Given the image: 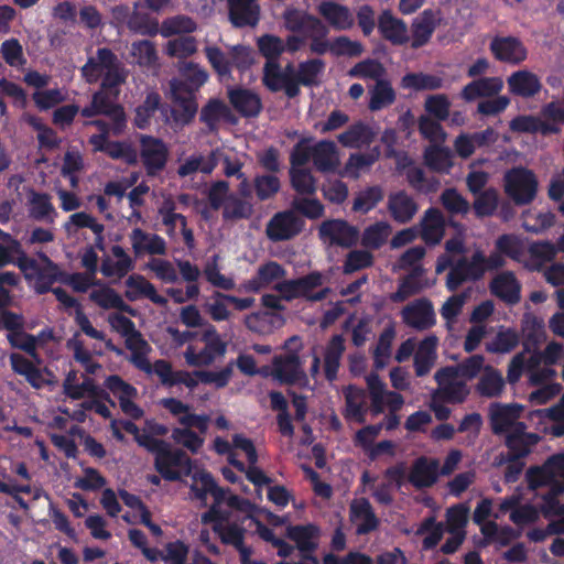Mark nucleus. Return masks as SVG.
I'll return each mask as SVG.
<instances>
[{
    "label": "nucleus",
    "instance_id": "64",
    "mask_svg": "<svg viewBox=\"0 0 564 564\" xmlns=\"http://www.w3.org/2000/svg\"><path fill=\"white\" fill-rule=\"evenodd\" d=\"M390 232V226L387 223H376L367 227L361 237V245L366 248L377 250L383 246L388 235Z\"/></svg>",
    "mask_w": 564,
    "mask_h": 564
},
{
    "label": "nucleus",
    "instance_id": "48",
    "mask_svg": "<svg viewBox=\"0 0 564 564\" xmlns=\"http://www.w3.org/2000/svg\"><path fill=\"white\" fill-rule=\"evenodd\" d=\"M473 210L477 218L491 217L499 205V192L495 187H488L482 193L474 195Z\"/></svg>",
    "mask_w": 564,
    "mask_h": 564
},
{
    "label": "nucleus",
    "instance_id": "30",
    "mask_svg": "<svg viewBox=\"0 0 564 564\" xmlns=\"http://www.w3.org/2000/svg\"><path fill=\"white\" fill-rule=\"evenodd\" d=\"M509 129L517 133H540L543 137L558 134L561 128L551 122L544 121L535 115H519L509 122Z\"/></svg>",
    "mask_w": 564,
    "mask_h": 564
},
{
    "label": "nucleus",
    "instance_id": "32",
    "mask_svg": "<svg viewBox=\"0 0 564 564\" xmlns=\"http://www.w3.org/2000/svg\"><path fill=\"white\" fill-rule=\"evenodd\" d=\"M420 225L421 238L427 246H435L441 242L445 234V219L440 209L435 207L427 208Z\"/></svg>",
    "mask_w": 564,
    "mask_h": 564
},
{
    "label": "nucleus",
    "instance_id": "46",
    "mask_svg": "<svg viewBox=\"0 0 564 564\" xmlns=\"http://www.w3.org/2000/svg\"><path fill=\"white\" fill-rule=\"evenodd\" d=\"M503 388L505 380L501 373L490 366L485 368V372L476 386L478 394L485 398L499 397Z\"/></svg>",
    "mask_w": 564,
    "mask_h": 564
},
{
    "label": "nucleus",
    "instance_id": "23",
    "mask_svg": "<svg viewBox=\"0 0 564 564\" xmlns=\"http://www.w3.org/2000/svg\"><path fill=\"white\" fill-rule=\"evenodd\" d=\"M489 289L492 295L508 305H516L521 300V284L512 271H503L496 275Z\"/></svg>",
    "mask_w": 564,
    "mask_h": 564
},
{
    "label": "nucleus",
    "instance_id": "50",
    "mask_svg": "<svg viewBox=\"0 0 564 564\" xmlns=\"http://www.w3.org/2000/svg\"><path fill=\"white\" fill-rule=\"evenodd\" d=\"M30 216L37 220H46L53 223V215H55V208L51 203V196L47 193L31 192L30 195Z\"/></svg>",
    "mask_w": 564,
    "mask_h": 564
},
{
    "label": "nucleus",
    "instance_id": "6",
    "mask_svg": "<svg viewBox=\"0 0 564 564\" xmlns=\"http://www.w3.org/2000/svg\"><path fill=\"white\" fill-rule=\"evenodd\" d=\"M272 376L281 384H299L300 387L308 384L307 375L302 369V362L296 352L274 356Z\"/></svg>",
    "mask_w": 564,
    "mask_h": 564
},
{
    "label": "nucleus",
    "instance_id": "14",
    "mask_svg": "<svg viewBox=\"0 0 564 564\" xmlns=\"http://www.w3.org/2000/svg\"><path fill=\"white\" fill-rule=\"evenodd\" d=\"M227 98L231 107L242 118H257L263 109L260 95L249 88L228 87Z\"/></svg>",
    "mask_w": 564,
    "mask_h": 564
},
{
    "label": "nucleus",
    "instance_id": "51",
    "mask_svg": "<svg viewBox=\"0 0 564 564\" xmlns=\"http://www.w3.org/2000/svg\"><path fill=\"white\" fill-rule=\"evenodd\" d=\"M289 173L291 186L299 195L311 196L316 193V178L310 170L304 167H291Z\"/></svg>",
    "mask_w": 564,
    "mask_h": 564
},
{
    "label": "nucleus",
    "instance_id": "18",
    "mask_svg": "<svg viewBox=\"0 0 564 564\" xmlns=\"http://www.w3.org/2000/svg\"><path fill=\"white\" fill-rule=\"evenodd\" d=\"M490 51L499 62L519 65L528 57V50L516 36H496L490 42Z\"/></svg>",
    "mask_w": 564,
    "mask_h": 564
},
{
    "label": "nucleus",
    "instance_id": "53",
    "mask_svg": "<svg viewBox=\"0 0 564 564\" xmlns=\"http://www.w3.org/2000/svg\"><path fill=\"white\" fill-rule=\"evenodd\" d=\"M204 54L214 72L220 79L231 77L230 53L226 54L216 45H207L204 47Z\"/></svg>",
    "mask_w": 564,
    "mask_h": 564
},
{
    "label": "nucleus",
    "instance_id": "26",
    "mask_svg": "<svg viewBox=\"0 0 564 564\" xmlns=\"http://www.w3.org/2000/svg\"><path fill=\"white\" fill-rule=\"evenodd\" d=\"M350 520L357 523L356 533L366 535L378 529L380 521L367 498L354 500L349 509Z\"/></svg>",
    "mask_w": 564,
    "mask_h": 564
},
{
    "label": "nucleus",
    "instance_id": "1",
    "mask_svg": "<svg viewBox=\"0 0 564 564\" xmlns=\"http://www.w3.org/2000/svg\"><path fill=\"white\" fill-rule=\"evenodd\" d=\"M122 429L133 435L140 447L154 455V468L167 481H180L192 473L193 459L181 448L161 438L143 434L132 421H122Z\"/></svg>",
    "mask_w": 564,
    "mask_h": 564
},
{
    "label": "nucleus",
    "instance_id": "61",
    "mask_svg": "<svg viewBox=\"0 0 564 564\" xmlns=\"http://www.w3.org/2000/svg\"><path fill=\"white\" fill-rule=\"evenodd\" d=\"M426 116L438 121H445L449 117L451 100L445 94L430 95L424 102Z\"/></svg>",
    "mask_w": 564,
    "mask_h": 564
},
{
    "label": "nucleus",
    "instance_id": "31",
    "mask_svg": "<svg viewBox=\"0 0 564 564\" xmlns=\"http://www.w3.org/2000/svg\"><path fill=\"white\" fill-rule=\"evenodd\" d=\"M286 536L295 542L300 554H313L318 547L319 528L313 523L289 525Z\"/></svg>",
    "mask_w": 564,
    "mask_h": 564
},
{
    "label": "nucleus",
    "instance_id": "37",
    "mask_svg": "<svg viewBox=\"0 0 564 564\" xmlns=\"http://www.w3.org/2000/svg\"><path fill=\"white\" fill-rule=\"evenodd\" d=\"M377 132L369 124L358 121L349 126L343 133L337 135L338 142L345 148L359 149L369 145L376 139Z\"/></svg>",
    "mask_w": 564,
    "mask_h": 564
},
{
    "label": "nucleus",
    "instance_id": "43",
    "mask_svg": "<svg viewBox=\"0 0 564 564\" xmlns=\"http://www.w3.org/2000/svg\"><path fill=\"white\" fill-rule=\"evenodd\" d=\"M325 63L321 58H311L299 63L296 72V85L297 88L301 86L305 87H317L319 86V76L323 74Z\"/></svg>",
    "mask_w": 564,
    "mask_h": 564
},
{
    "label": "nucleus",
    "instance_id": "63",
    "mask_svg": "<svg viewBox=\"0 0 564 564\" xmlns=\"http://www.w3.org/2000/svg\"><path fill=\"white\" fill-rule=\"evenodd\" d=\"M292 209L307 219L315 220L324 216L325 207L318 198L295 197L292 200Z\"/></svg>",
    "mask_w": 564,
    "mask_h": 564
},
{
    "label": "nucleus",
    "instance_id": "2",
    "mask_svg": "<svg viewBox=\"0 0 564 564\" xmlns=\"http://www.w3.org/2000/svg\"><path fill=\"white\" fill-rule=\"evenodd\" d=\"M82 75L89 84L96 83L102 75L100 87L118 98L120 86L128 78V70L110 48L99 47L96 56L89 57L82 67Z\"/></svg>",
    "mask_w": 564,
    "mask_h": 564
},
{
    "label": "nucleus",
    "instance_id": "44",
    "mask_svg": "<svg viewBox=\"0 0 564 564\" xmlns=\"http://www.w3.org/2000/svg\"><path fill=\"white\" fill-rule=\"evenodd\" d=\"M90 300L104 310L116 308L120 312L132 314L134 310L111 288L95 290L89 295Z\"/></svg>",
    "mask_w": 564,
    "mask_h": 564
},
{
    "label": "nucleus",
    "instance_id": "15",
    "mask_svg": "<svg viewBox=\"0 0 564 564\" xmlns=\"http://www.w3.org/2000/svg\"><path fill=\"white\" fill-rule=\"evenodd\" d=\"M402 319L409 327L416 330L430 329L436 324L432 302L425 297L413 301L403 307Z\"/></svg>",
    "mask_w": 564,
    "mask_h": 564
},
{
    "label": "nucleus",
    "instance_id": "12",
    "mask_svg": "<svg viewBox=\"0 0 564 564\" xmlns=\"http://www.w3.org/2000/svg\"><path fill=\"white\" fill-rule=\"evenodd\" d=\"M323 284V275L318 271L308 274L284 280L275 284L274 289L281 294L282 299L290 302L295 299L307 300L310 292Z\"/></svg>",
    "mask_w": 564,
    "mask_h": 564
},
{
    "label": "nucleus",
    "instance_id": "40",
    "mask_svg": "<svg viewBox=\"0 0 564 564\" xmlns=\"http://www.w3.org/2000/svg\"><path fill=\"white\" fill-rule=\"evenodd\" d=\"M344 351L345 339L343 335H334L329 339L324 354V372L328 381H333L337 378Z\"/></svg>",
    "mask_w": 564,
    "mask_h": 564
},
{
    "label": "nucleus",
    "instance_id": "10",
    "mask_svg": "<svg viewBox=\"0 0 564 564\" xmlns=\"http://www.w3.org/2000/svg\"><path fill=\"white\" fill-rule=\"evenodd\" d=\"M523 405L518 403H491L489 406V423L491 432L497 436H505L516 429L523 412Z\"/></svg>",
    "mask_w": 564,
    "mask_h": 564
},
{
    "label": "nucleus",
    "instance_id": "38",
    "mask_svg": "<svg viewBox=\"0 0 564 564\" xmlns=\"http://www.w3.org/2000/svg\"><path fill=\"white\" fill-rule=\"evenodd\" d=\"M132 249L134 253L141 254L148 252L150 254L164 256L166 253L165 240L156 234H148L141 228H134L130 235Z\"/></svg>",
    "mask_w": 564,
    "mask_h": 564
},
{
    "label": "nucleus",
    "instance_id": "52",
    "mask_svg": "<svg viewBox=\"0 0 564 564\" xmlns=\"http://www.w3.org/2000/svg\"><path fill=\"white\" fill-rule=\"evenodd\" d=\"M395 101V91L390 82L382 79L378 80L373 88L370 90V100L368 108L371 111H379Z\"/></svg>",
    "mask_w": 564,
    "mask_h": 564
},
{
    "label": "nucleus",
    "instance_id": "42",
    "mask_svg": "<svg viewBox=\"0 0 564 564\" xmlns=\"http://www.w3.org/2000/svg\"><path fill=\"white\" fill-rule=\"evenodd\" d=\"M221 119L232 121L230 108L220 99H209L200 110L199 120L213 131Z\"/></svg>",
    "mask_w": 564,
    "mask_h": 564
},
{
    "label": "nucleus",
    "instance_id": "5",
    "mask_svg": "<svg viewBox=\"0 0 564 564\" xmlns=\"http://www.w3.org/2000/svg\"><path fill=\"white\" fill-rule=\"evenodd\" d=\"M482 251H475L470 259L466 257L455 261L446 278V288L455 292L463 283L467 281H479L486 273V268L481 267Z\"/></svg>",
    "mask_w": 564,
    "mask_h": 564
},
{
    "label": "nucleus",
    "instance_id": "55",
    "mask_svg": "<svg viewBox=\"0 0 564 564\" xmlns=\"http://www.w3.org/2000/svg\"><path fill=\"white\" fill-rule=\"evenodd\" d=\"M386 74L383 65L373 58H366L355 64L349 70L348 75L354 78L373 79L376 83L382 80Z\"/></svg>",
    "mask_w": 564,
    "mask_h": 564
},
{
    "label": "nucleus",
    "instance_id": "19",
    "mask_svg": "<svg viewBox=\"0 0 564 564\" xmlns=\"http://www.w3.org/2000/svg\"><path fill=\"white\" fill-rule=\"evenodd\" d=\"M170 89L171 98L175 107H170L169 115H171L176 126H188L195 119L198 111L196 95L188 93V90H182L177 87Z\"/></svg>",
    "mask_w": 564,
    "mask_h": 564
},
{
    "label": "nucleus",
    "instance_id": "36",
    "mask_svg": "<svg viewBox=\"0 0 564 564\" xmlns=\"http://www.w3.org/2000/svg\"><path fill=\"white\" fill-rule=\"evenodd\" d=\"M313 164L318 172L333 173L339 166V158L334 141L321 140L312 147Z\"/></svg>",
    "mask_w": 564,
    "mask_h": 564
},
{
    "label": "nucleus",
    "instance_id": "4",
    "mask_svg": "<svg viewBox=\"0 0 564 564\" xmlns=\"http://www.w3.org/2000/svg\"><path fill=\"white\" fill-rule=\"evenodd\" d=\"M234 373V361H229L221 370H195L192 373L186 370H176L172 387L176 384H184L193 390L198 386V382L204 384H214L216 389H223L228 386Z\"/></svg>",
    "mask_w": 564,
    "mask_h": 564
},
{
    "label": "nucleus",
    "instance_id": "25",
    "mask_svg": "<svg viewBox=\"0 0 564 564\" xmlns=\"http://www.w3.org/2000/svg\"><path fill=\"white\" fill-rule=\"evenodd\" d=\"M317 12L336 31H347L355 25L350 9L332 0H324L317 6Z\"/></svg>",
    "mask_w": 564,
    "mask_h": 564
},
{
    "label": "nucleus",
    "instance_id": "8",
    "mask_svg": "<svg viewBox=\"0 0 564 564\" xmlns=\"http://www.w3.org/2000/svg\"><path fill=\"white\" fill-rule=\"evenodd\" d=\"M318 237L329 246L351 248L359 238V231L344 219H327L318 227Z\"/></svg>",
    "mask_w": 564,
    "mask_h": 564
},
{
    "label": "nucleus",
    "instance_id": "58",
    "mask_svg": "<svg viewBox=\"0 0 564 564\" xmlns=\"http://www.w3.org/2000/svg\"><path fill=\"white\" fill-rule=\"evenodd\" d=\"M394 336L395 330L393 326L386 327L380 334L376 349L373 351V362L377 369H382L387 366V361L391 355V347Z\"/></svg>",
    "mask_w": 564,
    "mask_h": 564
},
{
    "label": "nucleus",
    "instance_id": "56",
    "mask_svg": "<svg viewBox=\"0 0 564 564\" xmlns=\"http://www.w3.org/2000/svg\"><path fill=\"white\" fill-rule=\"evenodd\" d=\"M259 53L265 58V63L279 62V57L285 51L284 42L273 34H263L257 40Z\"/></svg>",
    "mask_w": 564,
    "mask_h": 564
},
{
    "label": "nucleus",
    "instance_id": "3",
    "mask_svg": "<svg viewBox=\"0 0 564 564\" xmlns=\"http://www.w3.org/2000/svg\"><path fill=\"white\" fill-rule=\"evenodd\" d=\"M538 186L536 175L524 166H516L505 173V193L517 206L531 204L536 197Z\"/></svg>",
    "mask_w": 564,
    "mask_h": 564
},
{
    "label": "nucleus",
    "instance_id": "39",
    "mask_svg": "<svg viewBox=\"0 0 564 564\" xmlns=\"http://www.w3.org/2000/svg\"><path fill=\"white\" fill-rule=\"evenodd\" d=\"M409 481L415 488H427L435 484L437 480V463L435 460L429 462L426 457H419L409 474Z\"/></svg>",
    "mask_w": 564,
    "mask_h": 564
},
{
    "label": "nucleus",
    "instance_id": "9",
    "mask_svg": "<svg viewBox=\"0 0 564 564\" xmlns=\"http://www.w3.org/2000/svg\"><path fill=\"white\" fill-rule=\"evenodd\" d=\"M140 156L147 175L155 176L164 170L169 150L159 138L143 134L140 137Z\"/></svg>",
    "mask_w": 564,
    "mask_h": 564
},
{
    "label": "nucleus",
    "instance_id": "27",
    "mask_svg": "<svg viewBox=\"0 0 564 564\" xmlns=\"http://www.w3.org/2000/svg\"><path fill=\"white\" fill-rule=\"evenodd\" d=\"M502 88L503 80L500 77H480L463 87L460 98L466 102L475 101L478 98H491L497 96Z\"/></svg>",
    "mask_w": 564,
    "mask_h": 564
},
{
    "label": "nucleus",
    "instance_id": "21",
    "mask_svg": "<svg viewBox=\"0 0 564 564\" xmlns=\"http://www.w3.org/2000/svg\"><path fill=\"white\" fill-rule=\"evenodd\" d=\"M204 348L199 351L195 346L188 345L184 351V358L191 367H208L215 362L216 359L223 358L227 352V343L225 340H208L203 341Z\"/></svg>",
    "mask_w": 564,
    "mask_h": 564
},
{
    "label": "nucleus",
    "instance_id": "57",
    "mask_svg": "<svg viewBox=\"0 0 564 564\" xmlns=\"http://www.w3.org/2000/svg\"><path fill=\"white\" fill-rule=\"evenodd\" d=\"M438 121L430 116L422 115L417 119L420 134L431 143H443L446 140V132Z\"/></svg>",
    "mask_w": 564,
    "mask_h": 564
},
{
    "label": "nucleus",
    "instance_id": "13",
    "mask_svg": "<svg viewBox=\"0 0 564 564\" xmlns=\"http://www.w3.org/2000/svg\"><path fill=\"white\" fill-rule=\"evenodd\" d=\"M441 21L442 13L440 10H423L411 24V47L417 50L425 46L431 41Z\"/></svg>",
    "mask_w": 564,
    "mask_h": 564
},
{
    "label": "nucleus",
    "instance_id": "54",
    "mask_svg": "<svg viewBox=\"0 0 564 564\" xmlns=\"http://www.w3.org/2000/svg\"><path fill=\"white\" fill-rule=\"evenodd\" d=\"M253 214V205L247 199H242L234 194L226 198L223 207V218L225 220L249 219Z\"/></svg>",
    "mask_w": 564,
    "mask_h": 564
},
{
    "label": "nucleus",
    "instance_id": "16",
    "mask_svg": "<svg viewBox=\"0 0 564 564\" xmlns=\"http://www.w3.org/2000/svg\"><path fill=\"white\" fill-rule=\"evenodd\" d=\"M262 84L271 93L284 91L290 99L296 98L301 94L295 78L288 77L279 62L264 63Z\"/></svg>",
    "mask_w": 564,
    "mask_h": 564
},
{
    "label": "nucleus",
    "instance_id": "24",
    "mask_svg": "<svg viewBox=\"0 0 564 564\" xmlns=\"http://www.w3.org/2000/svg\"><path fill=\"white\" fill-rule=\"evenodd\" d=\"M377 26L381 36L393 45H404L410 41L406 23L390 10L380 13Z\"/></svg>",
    "mask_w": 564,
    "mask_h": 564
},
{
    "label": "nucleus",
    "instance_id": "49",
    "mask_svg": "<svg viewBox=\"0 0 564 564\" xmlns=\"http://www.w3.org/2000/svg\"><path fill=\"white\" fill-rule=\"evenodd\" d=\"M141 10L142 9H135V7H133L128 29L135 34L155 36L160 33L158 19Z\"/></svg>",
    "mask_w": 564,
    "mask_h": 564
},
{
    "label": "nucleus",
    "instance_id": "60",
    "mask_svg": "<svg viewBox=\"0 0 564 564\" xmlns=\"http://www.w3.org/2000/svg\"><path fill=\"white\" fill-rule=\"evenodd\" d=\"M518 344V334L516 330L508 328L498 332L492 341L486 344V350L491 354H507L513 350Z\"/></svg>",
    "mask_w": 564,
    "mask_h": 564
},
{
    "label": "nucleus",
    "instance_id": "59",
    "mask_svg": "<svg viewBox=\"0 0 564 564\" xmlns=\"http://www.w3.org/2000/svg\"><path fill=\"white\" fill-rule=\"evenodd\" d=\"M216 167V160L210 156L205 159L203 155H191L177 169V174L181 177L189 176L196 172L210 174Z\"/></svg>",
    "mask_w": 564,
    "mask_h": 564
},
{
    "label": "nucleus",
    "instance_id": "7",
    "mask_svg": "<svg viewBox=\"0 0 564 564\" xmlns=\"http://www.w3.org/2000/svg\"><path fill=\"white\" fill-rule=\"evenodd\" d=\"M305 221L294 210L278 212L268 221L265 234L271 241H286L300 235Z\"/></svg>",
    "mask_w": 564,
    "mask_h": 564
},
{
    "label": "nucleus",
    "instance_id": "47",
    "mask_svg": "<svg viewBox=\"0 0 564 564\" xmlns=\"http://www.w3.org/2000/svg\"><path fill=\"white\" fill-rule=\"evenodd\" d=\"M401 86L415 91L436 90L443 87V78L422 72L408 73L402 77Z\"/></svg>",
    "mask_w": 564,
    "mask_h": 564
},
{
    "label": "nucleus",
    "instance_id": "62",
    "mask_svg": "<svg viewBox=\"0 0 564 564\" xmlns=\"http://www.w3.org/2000/svg\"><path fill=\"white\" fill-rule=\"evenodd\" d=\"M383 199V191L375 185L361 191L354 199L352 210L367 214Z\"/></svg>",
    "mask_w": 564,
    "mask_h": 564
},
{
    "label": "nucleus",
    "instance_id": "35",
    "mask_svg": "<svg viewBox=\"0 0 564 564\" xmlns=\"http://www.w3.org/2000/svg\"><path fill=\"white\" fill-rule=\"evenodd\" d=\"M126 285L128 290L124 292V296L131 302L143 296L156 305H165L167 303V300L158 293L155 286L141 274L130 275L126 280Z\"/></svg>",
    "mask_w": 564,
    "mask_h": 564
},
{
    "label": "nucleus",
    "instance_id": "33",
    "mask_svg": "<svg viewBox=\"0 0 564 564\" xmlns=\"http://www.w3.org/2000/svg\"><path fill=\"white\" fill-rule=\"evenodd\" d=\"M208 73L198 64L186 63L180 70V78L170 82V88H181L196 95L202 86L208 80Z\"/></svg>",
    "mask_w": 564,
    "mask_h": 564
},
{
    "label": "nucleus",
    "instance_id": "17",
    "mask_svg": "<svg viewBox=\"0 0 564 564\" xmlns=\"http://www.w3.org/2000/svg\"><path fill=\"white\" fill-rule=\"evenodd\" d=\"M156 111H160L164 123L170 122V105L162 102L161 95L153 90L148 93L142 104L135 108L133 118L134 127L141 130L148 129Z\"/></svg>",
    "mask_w": 564,
    "mask_h": 564
},
{
    "label": "nucleus",
    "instance_id": "28",
    "mask_svg": "<svg viewBox=\"0 0 564 564\" xmlns=\"http://www.w3.org/2000/svg\"><path fill=\"white\" fill-rule=\"evenodd\" d=\"M507 84L513 96L525 99L536 96L542 89V83L538 75L527 69L513 72L507 78Z\"/></svg>",
    "mask_w": 564,
    "mask_h": 564
},
{
    "label": "nucleus",
    "instance_id": "22",
    "mask_svg": "<svg viewBox=\"0 0 564 564\" xmlns=\"http://www.w3.org/2000/svg\"><path fill=\"white\" fill-rule=\"evenodd\" d=\"M229 21L236 28L256 26L260 20L258 0H227Z\"/></svg>",
    "mask_w": 564,
    "mask_h": 564
},
{
    "label": "nucleus",
    "instance_id": "45",
    "mask_svg": "<svg viewBox=\"0 0 564 564\" xmlns=\"http://www.w3.org/2000/svg\"><path fill=\"white\" fill-rule=\"evenodd\" d=\"M197 29L195 20L185 14H176L164 19L160 25V34L171 37L180 34H191Z\"/></svg>",
    "mask_w": 564,
    "mask_h": 564
},
{
    "label": "nucleus",
    "instance_id": "20",
    "mask_svg": "<svg viewBox=\"0 0 564 564\" xmlns=\"http://www.w3.org/2000/svg\"><path fill=\"white\" fill-rule=\"evenodd\" d=\"M95 106L112 121V133L119 135L123 132L127 123V117L123 107L117 104L110 91L104 90L101 87L91 96Z\"/></svg>",
    "mask_w": 564,
    "mask_h": 564
},
{
    "label": "nucleus",
    "instance_id": "11",
    "mask_svg": "<svg viewBox=\"0 0 564 564\" xmlns=\"http://www.w3.org/2000/svg\"><path fill=\"white\" fill-rule=\"evenodd\" d=\"M527 430V423H519L516 429L503 436V444L511 454L510 460L524 459L541 441L538 433L528 432Z\"/></svg>",
    "mask_w": 564,
    "mask_h": 564
},
{
    "label": "nucleus",
    "instance_id": "29",
    "mask_svg": "<svg viewBox=\"0 0 564 564\" xmlns=\"http://www.w3.org/2000/svg\"><path fill=\"white\" fill-rule=\"evenodd\" d=\"M387 207L390 216L398 224L410 223L419 210L417 203L403 189L389 195Z\"/></svg>",
    "mask_w": 564,
    "mask_h": 564
},
{
    "label": "nucleus",
    "instance_id": "41",
    "mask_svg": "<svg viewBox=\"0 0 564 564\" xmlns=\"http://www.w3.org/2000/svg\"><path fill=\"white\" fill-rule=\"evenodd\" d=\"M423 158L425 165L434 172L448 173L454 165L451 149L436 143L424 150Z\"/></svg>",
    "mask_w": 564,
    "mask_h": 564
},
{
    "label": "nucleus",
    "instance_id": "34",
    "mask_svg": "<svg viewBox=\"0 0 564 564\" xmlns=\"http://www.w3.org/2000/svg\"><path fill=\"white\" fill-rule=\"evenodd\" d=\"M398 167L406 170V181L415 192L430 194L437 189L440 182L435 177L427 178L423 169L415 166L408 155L398 162Z\"/></svg>",
    "mask_w": 564,
    "mask_h": 564
}]
</instances>
